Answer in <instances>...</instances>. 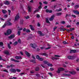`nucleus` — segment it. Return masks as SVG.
Masks as SVG:
<instances>
[{
    "label": "nucleus",
    "instance_id": "1",
    "mask_svg": "<svg viewBox=\"0 0 79 79\" xmlns=\"http://www.w3.org/2000/svg\"><path fill=\"white\" fill-rule=\"evenodd\" d=\"M12 32V31L10 29H8L6 33H5L4 34L5 35H10V34H11Z\"/></svg>",
    "mask_w": 79,
    "mask_h": 79
},
{
    "label": "nucleus",
    "instance_id": "2",
    "mask_svg": "<svg viewBox=\"0 0 79 79\" xmlns=\"http://www.w3.org/2000/svg\"><path fill=\"white\" fill-rule=\"evenodd\" d=\"M20 18L19 15V13H18L15 17V21H18Z\"/></svg>",
    "mask_w": 79,
    "mask_h": 79
},
{
    "label": "nucleus",
    "instance_id": "3",
    "mask_svg": "<svg viewBox=\"0 0 79 79\" xmlns=\"http://www.w3.org/2000/svg\"><path fill=\"white\" fill-rule=\"evenodd\" d=\"M67 58L69 60H74L75 59V56H67Z\"/></svg>",
    "mask_w": 79,
    "mask_h": 79
},
{
    "label": "nucleus",
    "instance_id": "4",
    "mask_svg": "<svg viewBox=\"0 0 79 79\" xmlns=\"http://www.w3.org/2000/svg\"><path fill=\"white\" fill-rule=\"evenodd\" d=\"M15 34H13L10 35V36L8 37V38L10 39H13V38H15Z\"/></svg>",
    "mask_w": 79,
    "mask_h": 79
},
{
    "label": "nucleus",
    "instance_id": "5",
    "mask_svg": "<svg viewBox=\"0 0 79 79\" xmlns=\"http://www.w3.org/2000/svg\"><path fill=\"white\" fill-rule=\"evenodd\" d=\"M38 33L40 34V36H44V34L42 33V31H38Z\"/></svg>",
    "mask_w": 79,
    "mask_h": 79
},
{
    "label": "nucleus",
    "instance_id": "6",
    "mask_svg": "<svg viewBox=\"0 0 79 79\" xmlns=\"http://www.w3.org/2000/svg\"><path fill=\"white\" fill-rule=\"evenodd\" d=\"M10 71L11 72H12L14 73H15L16 72V69H10Z\"/></svg>",
    "mask_w": 79,
    "mask_h": 79
},
{
    "label": "nucleus",
    "instance_id": "7",
    "mask_svg": "<svg viewBox=\"0 0 79 79\" xmlns=\"http://www.w3.org/2000/svg\"><path fill=\"white\" fill-rule=\"evenodd\" d=\"M11 60L13 61H14L15 63H19V60H15L13 58H11Z\"/></svg>",
    "mask_w": 79,
    "mask_h": 79
},
{
    "label": "nucleus",
    "instance_id": "8",
    "mask_svg": "<svg viewBox=\"0 0 79 79\" xmlns=\"http://www.w3.org/2000/svg\"><path fill=\"white\" fill-rule=\"evenodd\" d=\"M76 53V49L70 50V53Z\"/></svg>",
    "mask_w": 79,
    "mask_h": 79
},
{
    "label": "nucleus",
    "instance_id": "9",
    "mask_svg": "<svg viewBox=\"0 0 79 79\" xmlns=\"http://www.w3.org/2000/svg\"><path fill=\"white\" fill-rule=\"evenodd\" d=\"M4 4H5V5H10V2L8 1H6L4 2Z\"/></svg>",
    "mask_w": 79,
    "mask_h": 79
},
{
    "label": "nucleus",
    "instance_id": "10",
    "mask_svg": "<svg viewBox=\"0 0 79 79\" xmlns=\"http://www.w3.org/2000/svg\"><path fill=\"white\" fill-rule=\"evenodd\" d=\"M46 13H52V10H49L48 9L46 10Z\"/></svg>",
    "mask_w": 79,
    "mask_h": 79
},
{
    "label": "nucleus",
    "instance_id": "11",
    "mask_svg": "<svg viewBox=\"0 0 79 79\" xmlns=\"http://www.w3.org/2000/svg\"><path fill=\"white\" fill-rule=\"evenodd\" d=\"M54 17H55L54 15H52L51 18L49 19L50 21H53L54 19Z\"/></svg>",
    "mask_w": 79,
    "mask_h": 79
},
{
    "label": "nucleus",
    "instance_id": "12",
    "mask_svg": "<svg viewBox=\"0 0 79 79\" xmlns=\"http://www.w3.org/2000/svg\"><path fill=\"white\" fill-rule=\"evenodd\" d=\"M73 12L74 13H75V14H77V15H79V12L77 10H73Z\"/></svg>",
    "mask_w": 79,
    "mask_h": 79
},
{
    "label": "nucleus",
    "instance_id": "13",
    "mask_svg": "<svg viewBox=\"0 0 79 79\" xmlns=\"http://www.w3.org/2000/svg\"><path fill=\"white\" fill-rule=\"evenodd\" d=\"M69 73L70 74H72V75H74L76 74V72H75V71H73V72L69 71Z\"/></svg>",
    "mask_w": 79,
    "mask_h": 79
},
{
    "label": "nucleus",
    "instance_id": "14",
    "mask_svg": "<svg viewBox=\"0 0 79 79\" xmlns=\"http://www.w3.org/2000/svg\"><path fill=\"white\" fill-rule=\"evenodd\" d=\"M30 27V29L31 31H34V27L32 26V25H29Z\"/></svg>",
    "mask_w": 79,
    "mask_h": 79
},
{
    "label": "nucleus",
    "instance_id": "15",
    "mask_svg": "<svg viewBox=\"0 0 79 79\" xmlns=\"http://www.w3.org/2000/svg\"><path fill=\"white\" fill-rule=\"evenodd\" d=\"M28 11L29 12H31V7L29 6H28Z\"/></svg>",
    "mask_w": 79,
    "mask_h": 79
},
{
    "label": "nucleus",
    "instance_id": "16",
    "mask_svg": "<svg viewBox=\"0 0 79 79\" xmlns=\"http://www.w3.org/2000/svg\"><path fill=\"white\" fill-rule=\"evenodd\" d=\"M15 58L16 60H19V59L22 58V57L21 56H16Z\"/></svg>",
    "mask_w": 79,
    "mask_h": 79
},
{
    "label": "nucleus",
    "instance_id": "17",
    "mask_svg": "<svg viewBox=\"0 0 79 79\" xmlns=\"http://www.w3.org/2000/svg\"><path fill=\"white\" fill-rule=\"evenodd\" d=\"M40 69L39 68V67H36L35 69V71H39Z\"/></svg>",
    "mask_w": 79,
    "mask_h": 79
},
{
    "label": "nucleus",
    "instance_id": "18",
    "mask_svg": "<svg viewBox=\"0 0 79 79\" xmlns=\"http://www.w3.org/2000/svg\"><path fill=\"white\" fill-rule=\"evenodd\" d=\"M25 54H26V55H27V56L29 57L31 56V55H30V54H29V53L27 51H26L25 52Z\"/></svg>",
    "mask_w": 79,
    "mask_h": 79
},
{
    "label": "nucleus",
    "instance_id": "19",
    "mask_svg": "<svg viewBox=\"0 0 79 79\" xmlns=\"http://www.w3.org/2000/svg\"><path fill=\"white\" fill-rule=\"evenodd\" d=\"M61 14H62V13L61 12H58L56 13V16H60V15H61Z\"/></svg>",
    "mask_w": 79,
    "mask_h": 79
},
{
    "label": "nucleus",
    "instance_id": "20",
    "mask_svg": "<svg viewBox=\"0 0 79 79\" xmlns=\"http://www.w3.org/2000/svg\"><path fill=\"white\" fill-rule=\"evenodd\" d=\"M63 75H64V76H71V75L70 74H67L66 73H63Z\"/></svg>",
    "mask_w": 79,
    "mask_h": 79
},
{
    "label": "nucleus",
    "instance_id": "21",
    "mask_svg": "<svg viewBox=\"0 0 79 79\" xmlns=\"http://www.w3.org/2000/svg\"><path fill=\"white\" fill-rule=\"evenodd\" d=\"M24 22V20L23 19H21L20 20V24H23V23Z\"/></svg>",
    "mask_w": 79,
    "mask_h": 79
},
{
    "label": "nucleus",
    "instance_id": "22",
    "mask_svg": "<svg viewBox=\"0 0 79 79\" xmlns=\"http://www.w3.org/2000/svg\"><path fill=\"white\" fill-rule=\"evenodd\" d=\"M4 53L6 55H8L10 52L8 51H5L4 52Z\"/></svg>",
    "mask_w": 79,
    "mask_h": 79
},
{
    "label": "nucleus",
    "instance_id": "23",
    "mask_svg": "<svg viewBox=\"0 0 79 79\" xmlns=\"http://www.w3.org/2000/svg\"><path fill=\"white\" fill-rule=\"evenodd\" d=\"M39 11V9H37V10H35L33 12V15H34V14H35V13H36V12H37V11Z\"/></svg>",
    "mask_w": 79,
    "mask_h": 79
},
{
    "label": "nucleus",
    "instance_id": "24",
    "mask_svg": "<svg viewBox=\"0 0 79 79\" xmlns=\"http://www.w3.org/2000/svg\"><path fill=\"white\" fill-rule=\"evenodd\" d=\"M2 12L3 14H6V10H2Z\"/></svg>",
    "mask_w": 79,
    "mask_h": 79
},
{
    "label": "nucleus",
    "instance_id": "25",
    "mask_svg": "<svg viewBox=\"0 0 79 79\" xmlns=\"http://www.w3.org/2000/svg\"><path fill=\"white\" fill-rule=\"evenodd\" d=\"M30 46L32 47V48H35V47H34V44H30Z\"/></svg>",
    "mask_w": 79,
    "mask_h": 79
},
{
    "label": "nucleus",
    "instance_id": "26",
    "mask_svg": "<svg viewBox=\"0 0 79 79\" xmlns=\"http://www.w3.org/2000/svg\"><path fill=\"white\" fill-rule=\"evenodd\" d=\"M30 61L31 62V63H35V61L34 60H30Z\"/></svg>",
    "mask_w": 79,
    "mask_h": 79
},
{
    "label": "nucleus",
    "instance_id": "27",
    "mask_svg": "<svg viewBox=\"0 0 79 79\" xmlns=\"http://www.w3.org/2000/svg\"><path fill=\"white\" fill-rule=\"evenodd\" d=\"M61 71V70H60V68H58V70L56 71V72L57 73H60V72Z\"/></svg>",
    "mask_w": 79,
    "mask_h": 79
},
{
    "label": "nucleus",
    "instance_id": "28",
    "mask_svg": "<svg viewBox=\"0 0 79 79\" xmlns=\"http://www.w3.org/2000/svg\"><path fill=\"white\" fill-rule=\"evenodd\" d=\"M36 76L37 77H40V75L39 74L37 73L36 74Z\"/></svg>",
    "mask_w": 79,
    "mask_h": 79
},
{
    "label": "nucleus",
    "instance_id": "29",
    "mask_svg": "<svg viewBox=\"0 0 79 79\" xmlns=\"http://www.w3.org/2000/svg\"><path fill=\"white\" fill-rule=\"evenodd\" d=\"M79 7V6L78 5H76L75 7H74V8H75V9H76V8H78Z\"/></svg>",
    "mask_w": 79,
    "mask_h": 79
},
{
    "label": "nucleus",
    "instance_id": "30",
    "mask_svg": "<svg viewBox=\"0 0 79 79\" xmlns=\"http://www.w3.org/2000/svg\"><path fill=\"white\" fill-rule=\"evenodd\" d=\"M40 56L39 55H37L36 56V59H38V60H39V59L40 58Z\"/></svg>",
    "mask_w": 79,
    "mask_h": 79
},
{
    "label": "nucleus",
    "instance_id": "31",
    "mask_svg": "<svg viewBox=\"0 0 79 79\" xmlns=\"http://www.w3.org/2000/svg\"><path fill=\"white\" fill-rule=\"evenodd\" d=\"M16 71H17V72H21V70L18 69H16Z\"/></svg>",
    "mask_w": 79,
    "mask_h": 79
},
{
    "label": "nucleus",
    "instance_id": "32",
    "mask_svg": "<svg viewBox=\"0 0 79 79\" xmlns=\"http://www.w3.org/2000/svg\"><path fill=\"white\" fill-rule=\"evenodd\" d=\"M43 63L44 64H48V62H47L46 60H44L43 61Z\"/></svg>",
    "mask_w": 79,
    "mask_h": 79
},
{
    "label": "nucleus",
    "instance_id": "33",
    "mask_svg": "<svg viewBox=\"0 0 79 79\" xmlns=\"http://www.w3.org/2000/svg\"><path fill=\"white\" fill-rule=\"evenodd\" d=\"M60 23L63 24H66V22H65V21H62L60 22Z\"/></svg>",
    "mask_w": 79,
    "mask_h": 79
},
{
    "label": "nucleus",
    "instance_id": "34",
    "mask_svg": "<svg viewBox=\"0 0 79 79\" xmlns=\"http://www.w3.org/2000/svg\"><path fill=\"white\" fill-rule=\"evenodd\" d=\"M46 21L47 23H50V22H49V21L48 20V19H46Z\"/></svg>",
    "mask_w": 79,
    "mask_h": 79
},
{
    "label": "nucleus",
    "instance_id": "35",
    "mask_svg": "<svg viewBox=\"0 0 79 79\" xmlns=\"http://www.w3.org/2000/svg\"><path fill=\"white\" fill-rule=\"evenodd\" d=\"M71 16L72 17H73V18H76V15L73 14H72L71 15Z\"/></svg>",
    "mask_w": 79,
    "mask_h": 79
},
{
    "label": "nucleus",
    "instance_id": "36",
    "mask_svg": "<svg viewBox=\"0 0 79 79\" xmlns=\"http://www.w3.org/2000/svg\"><path fill=\"white\" fill-rule=\"evenodd\" d=\"M42 55L43 56H47V54H46V53H42Z\"/></svg>",
    "mask_w": 79,
    "mask_h": 79
},
{
    "label": "nucleus",
    "instance_id": "37",
    "mask_svg": "<svg viewBox=\"0 0 79 79\" xmlns=\"http://www.w3.org/2000/svg\"><path fill=\"white\" fill-rule=\"evenodd\" d=\"M59 69H60V71H64V69L63 68H59Z\"/></svg>",
    "mask_w": 79,
    "mask_h": 79
},
{
    "label": "nucleus",
    "instance_id": "38",
    "mask_svg": "<svg viewBox=\"0 0 79 79\" xmlns=\"http://www.w3.org/2000/svg\"><path fill=\"white\" fill-rule=\"evenodd\" d=\"M47 65H48V66H52V64H50V63H49V64H47Z\"/></svg>",
    "mask_w": 79,
    "mask_h": 79
},
{
    "label": "nucleus",
    "instance_id": "39",
    "mask_svg": "<svg viewBox=\"0 0 79 79\" xmlns=\"http://www.w3.org/2000/svg\"><path fill=\"white\" fill-rule=\"evenodd\" d=\"M27 29L24 28L23 29V32H26Z\"/></svg>",
    "mask_w": 79,
    "mask_h": 79
},
{
    "label": "nucleus",
    "instance_id": "40",
    "mask_svg": "<svg viewBox=\"0 0 79 79\" xmlns=\"http://www.w3.org/2000/svg\"><path fill=\"white\" fill-rule=\"evenodd\" d=\"M6 24L5 23L4 24L2 27V28H5V27H6Z\"/></svg>",
    "mask_w": 79,
    "mask_h": 79
},
{
    "label": "nucleus",
    "instance_id": "41",
    "mask_svg": "<svg viewBox=\"0 0 79 79\" xmlns=\"http://www.w3.org/2000/svg\"><path fill=\"white\" fill-rule=\"evenodd\" d=\"M26 32L27 33H28V32H31V31L28 29H27Z\"/></svg>",
    "mask_w": 79,
    "mask_h": 79
},
{
    "label": "nucleus",
    "instance_id": "42",
    "mask_svg": "<svg viewBox=\"0 0 79 79\" xmlns=\"http://www.w3.org/2000/svg\"><path fill=\"white\" fill-rule=\"evenodd\" d=\"M18 42L19 44H21V39H19L18 40Z\"/></svg>",
    "mask_w": 79,
    "mask_h": 79
},
{
    "label": "nucleus",
    "instance_id": "43",
    "mask_svg": "<svg viewBox=\"0 0 79 79\" xmlns=\"http://www.w3.org/2000/svg\"><path fill=\"white\" fill-rule=\"evenodd\" d=\"M17 34L19 35H21V31H18V32H17Z\"/></svg>",
    "mask_w": 79,
    "mask_h": 79
},
{
    "label": "nucleus",
    "instance_id": "44",
    "mask_svg": "<svg viewBox=\"0 0 79 79\" xmlns=\"http://www.w3.org/2000/svg\"><path fill=\"white\" fill-rule=\"evenodd\" d=\"M63 44H68V43L67 42H66V41H64L63 42Z\"/></svg>",
    "mask_w": 79,
    "mask_h": 79
},
{
    "label": "nucleus",
    "instance_id": "45",
    "mask_svg": "<svg viewBox=\"0 0 79 79\" xmlns=\"http://www.w3.org/2000/svg\"><path fill=\"white\" fill-rule=\"evenodd\" d=\"M32 37H29L27 38V40H30V39H32Z\"/></svg>",
    "mask_w": 79,
    "mask_h": 79
},
{
    "label": "nucleus",
    "instance_id": "46",
    "mask_svg": "<svg viewBox=\"0 0 79 79\" xmlns=\"http://www.w3.org/2000/svg\"><path fill=\"white\" fill-rule=\"evenodd\" d=\"M3 71H4V72H6V73H9L8 72V71H7L6 69L3 70Z\"/></svg>",
    "mask_w": 79,
    "mask_h": 79
},
{
    "label": "nucleus",
    "instance_id": "47",
    "mask_svg": "<svg viewBox=\"0 0 79 79\" xmlns=\"http://www.w3.org/2000/svg\"><path fill=\"white\" fill-rule=\"evenodd\" d=\"M50 48H51V47H48V48H45V50H48V49H50Z\"/></svg>",
    "mask_w": 79,
    "mask_h": 79
},
{
    "label": "nucleus",
    "instance_id": "48",
    "mask_svg": "<svg viewBox=\"0 0 79 79\" xmlns=\"http://www.w3.org/2000/svg\"><path fill=\"white\" fill-rule=\"evenodd\" d=\"M0 45L3 46V43L2 42H0Z\"/></svg>",
    "mask_w": 79,
    "mask_h": 79
},
{
    "label": "nucleus",
    "instance_id": "49",
    "mask_svg": "<svg viewBox=\"0 0 79 79\" xmlns=\"http://www.w3.org/2000/svg\"><path fill=\"white\" fill-rule=\"evenodd\" d=\"M42 5H40V6H39V7H38V8H39V10H40V9H42Z\"/></svg>",
    "mask_w": 79,
    "mask_h": 79
},
{
    "label": "nucleus",
    "instance_id": "50",
    "mask_svg": "<svg viewBox=\"0 0 79 79\" xmlns=\"http://www.w3.org/2000/svg\"><path fill=\"white\" fill-rule=\"evenodd\" d=\"M8 47L9 48V49H10V48H11V46H10V44H8Z\"/></svg>",
    "mask_w": 79,
    "mask_h": 79
},
{
    "label": "nucleus",
    "instance_id": "51",
    "mask_svg": "<svg viewBox=\"0 0 79 79\" xmlns=\"http://www.w3.org/2000/svg\"><path fill=\"white\" fill-rule=\"evenodd\" d=\"M39 60H40V61H43L44 60V59L43 58L40 57V58H39Z\"/></svg>",
    "mask_w": 79,
    "mask_h": 79
},
{
    "label": "nucleus",
    "instance_id": "52",
    "mask_svg": "<svg viewBox=\"0 0 79 79\" xmlns=\"http://www.w3.org/2000/svg\"><path fill=\"white\" fill-rule=\"evenodd\" d=\"M43 3H44V4H45L46 5H47V4H48V2L47 1H44L43 2Z\"/></svg>",
    "mask_w": 79,
    "mask_h": 79
},
{
    "label": "nucleus",
    "instance_id": "53",
    "mask_svg": "<svg viewBox=\"0 0 79 79\" xmlns=\"http://www.w3.org/2000/svg\"><path fill=\"white\" fill-rule=\"evenodd\" d=\"M36 15H37L36 17L37 18H40V15L38 14H36Z\"/></svg>",
    "mask_w": 79,
    "mask_h": 79
},
{
    "label": "nucleus",
    "instance_id": "54",
    "mask_svg": "<svg viewBox=\"0 0 79 79\" xmlns=\"http://www.w3.org/2000/svg\"><path fill=\"white\" fill-rule=\"evenodd\" d=\"M48 74L50 75L51 76H53V74H52L51 73H49Z\"/></svg>",
    "mask_w": 79,
    "mask_h": 79
},
{
    "label": "nucleus",
    "instance_id": "55",
    "mask_svg": "<svg viewBox=\"0 0 79 79\" xmlns=\"http://www.w3.org/2000/svg\"><path fill=\"white\" fill-rule=\"evenodd\" d=\"M25 18L27 19H29V16L25 17Z\"/></svg>",
    "mask_w": 79,
    "mask_h": 79
},
{
    "label": "nucleus",
    "instance_id": "56",
    "mask_svg": "<svg viewBox=\"0 0 79 79\" xmlns=\"http://www.w3.org/2000/svg\"><path fill=\"white\" fill-rule=\"evenodd\" d=\"M10 67H11V68H13V67H14V65H13V64H10Z\"/></svg>",
    "mask_w": 79,
    "mask_h": 79
},
{
    "label": "nucleus",
    "instance_id": "57",
    "mask_svg": "<svg viewBox=\"0 0 79 79\" xmlns=\"http://www.w3.org/2000/svg\"><path fill=\"white\" fill-rule=\"evenodd\" d=\"M18 42H17V41H16V42H14V45H17V44H18Z\"/></svg>",
    "mask_w": 79,
    "mask_h": 79
},
{
    "label": "nucleus",
    "instance_id": "58",
    "mask_svg": "<svg viewBox=\"0 0 79 79\" xmlns=\"http://www.w3.org/2000/svg\"><path fill=\"white\" fill-rule=\"evenodd\" d=\"M8 25H9V26H10V25H11V23L10 22H9L7 23Z\"/></svg>",
    "mask_w": 79,
    "mask_h": 79
},
{
    "label": "nucleus",
    "instance_id": "59",
    "mask_svg": "<svg viewBox=\"0 0 79 79\" xmlns=\"http://www.w3.org/2000/svg\"><path fill=\"white\" fill-rule=\"evenodd\" d=\"M54 56H55V57H60V56L57 55H55Z\"/></svg>",
    "mask_w": 79,
    "mask_h": 79
},
{
    "label": "nucleus",
    "instance_id": "60",
    "mask_svg": "<svg viewBox=\"0 0 79 79\" xmlns=\"http://www.w3.org/2000/svg\"><path fill=\"white\" fill-rule=\"evenodd\" d=\"M51 59L52 60H55V57H51Z\"/></svg>",
    "mask_w": 79,
    "mask_h": 79
},
{
    "label": "nucleus",
    "instance_id": "61",
    "mask_svg": "<svg viewBox=\"0 0 79 79\" xmlns=\"http://www.w3.org/2000/svg\"><path fill=\"white\" fill-rule=\"evenodd\" d=\"M50 70L51 71H53V70H54V69H53V68H50Z\"/></svg>",
    "mask_w": 79,
    "mask_h": 79
},
{
    "label": "nucleus",
    "instance_id": "62",
    "mask_svg": "<svg viewBox=\"0 0 79 79\" xmlns=\"http://www.w3.org/2000/svg\"><path fill=\"white\" fill-rule=\"evenodd\" d=\"M37 26H38V27H40V23H38Z\"/></svg>",
    "mask_w": 79,
    "mask_h": 79
},
{
    "label": "nucleus",
    "instance_id": "63",
    "mask_svg": "<svg viewBox=\"0 0 79 79\" xmlns=\"http://www.w3.org/2000/svg\"><path fill=\"white\" fill-rule=\"evenodd\" d=\"M67 28H68L69 27H71V26L68 25L66 26Z\"/></svg>",
    "mask_w": 79,
    "mask_h": 79
},
{
    "label": "nucleus",
    "instance_id": "64",
    "mask_svg": "<svg viewBox=\"0 0 79 79\" xmlns=\"http://www.w3.org/2000/svg\"><path fill=\"white\" fill-rule=\"evenodd\" d=\"M4 17L5 18H7V17H8V15H4Z\"/></svg>",
    "mask_w": 79,
    "mask_h": 79
}]
</instances>
